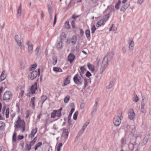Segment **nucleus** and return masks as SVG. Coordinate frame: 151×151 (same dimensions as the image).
<instances>
[{
	"mask_svg": "<svg viewBox=\"0 0 151 151\" xmlns=\"http://www.w3.org/2000/svg\"><path fill=\"white\" fill-rule=\"evenodd\" d=\"M113 58L112 54L109 53L104 58L102 64L100 68V73L102 74L105 70L106 67H107L108 63Z\"/></svg>",
	"mask_w": 151,
	"mask_h": 151,
	"instance_id": "1",
	"label": "nucleus"
},
{
	"mask_svg": "<svg viewBox=\"0 0 151 151\" xmlns=\"http://www.w3.org/2000/svg\"><path fill=\"white\" fill-rule=\"evenodd\" d=\"M25 123L23 119H22L19 116L18 117V119L14 123V127L15 129L19 128L22 129V131L24 132L25 130Z\"/></svg>",
	"mask_w": 151,
	"mask_h": 151,
	"instance_id": "2",
	"label": "nucleus"
},
{
	"mask_svg": "<svg viewBox=\"0 0 151 151\" xmlns=\"http://www.w3.org/2000/svg\"><path fill=\"white\" fill-rule=\"evenodd\" d=\"M81 74V73H77L73 77V80L74 83L78 85H81L83 80Z\"/></svg>",
	"mask_w": 151,
	"mask_h": 151,
	"instance_id": "3",
	"label": "nucleus"
},
{
	"mask_svg": "<svg viewBox=\"0 0 151 151\" xmlns=\"http://www.w3.org/2000/svg\"><path fill=\"white\" fill-rule=\"evenodd\" d=\"M123 116L122 115V112L121 113L119 116H115L113 119V123L114 125L116 126H119L122 120L123 119Z\"/></svg>",
	"mask_w": 151,
	"mask_h": 151,
	"instance_id": "4",
	"label": "nucleus"
},
{
	"mask_svg": "<svg viewBox=\"0 0 151 151\" xmlns=\"http://www.w3.org/2000/svg\"><path fill=\"white\" fill-rule=\"evenodd\" d=\"M12 98V93L9 91L5 92L3 96V100L6 102H9Z\"/></svg>",
	"mask_w": 151,
	"mask_h": 151,
	"instance_id": "5",
	"label": "nucleus"
},
{
	"mask_svg": "<svg viewBox=\"0 0 151 151\" xmlns=\"http://www.w3.org/2000/svg\"><path fill=\"white\" fill-rule=\"evenodd\" d=\"M38 72L36 71L31 72L28 76V78L31 80H33L35 79L37 76H39L40 75V68H38Z\"/></svg>",
	"mask_w": 151,
	"mask_h": 151,
	"instance_id": "6",
	"label": "nucleus"
},
{
	"mask_svg": "<svg viewBox=\"0 0 151 151\" xmlns=\"http://www.w3.org/2000/svg\"><path fill=\"white\" fill-rule=\"evenodd\" d=\"M135 116V114L133 109H130L128 113V117L131 120L134 119Z\"/></svg>",
	"mask_w": 151,
	"mask_h": 151,
	"instance_id": "7",
	"label": "nucleus"
},
{
	"mask_svg": "<svg viewBox=\"0 0 151 151\" xmlns=\"http://www.w3.org/2000/svg\"><path fill=\"white\" fill-rule=\"evenodd\" d=\"M75 58V56L74 55L73 53H70L68 56V60L71 64L73 62Z\"/></svg>",
	"mask_w": 151,
	"mask_h": 151,
	"instance_id": "8",
	"label": "nucleus"
},
{
	"mask_svg": "<svg viewBox=\"0 0 151 151\" xmlns=\"http://www.w3.org/2000/svg\"><path fill=\"white\" fill-rule=\"evenodd\" d=\"M37 83L35 82L34 84L32 85L30 88V93L33 94L35 93V90L37 89Z\"/></svg>",
	"mask_w": 151,
	"mask_h": 151,
	"instance_id": "9",
	"label": "nucleus"
},
{
	"mask_svg": "<svg viewBox=\"0 0 151 151\" xmlns=\"http://www.w3.org/2000/svg\"><path fill=\"white\" fill-rule=\"evenodd\" d=\"M37 128L36 127L32 129L31 131V133L29 135V137L32 138H33L34 137L35 134L37 133Z\"/></svg>",
	"mask_w": 151,
	"mask_h": 151,
	"instance_id": "10",
	"label": "nucleus"
},
{
	"mask_svg": "<svg viewBox=\"0 0 151 151\" xmlns=\"http://www.w3.org/2000/svg\"><path fill=\"white\" fill-rule=\"evenodd\" d=\"M130 6V4L129 3L123 5L121 8L120 10L121 11L124 12Z\"/></svg>",
	"mask_w": 151,
	"mask_h": 151,
	"instance_id": "11",
	"label": "nucleus"
},
{
	"mask_svg": "<svg viewBox=\"0 0 151 151\" xmlns=\"http://www.w3.org/2000/svg\"><path fill=\"white\" fill-rule=\"evenodd\" d=\"M70 77L71 76L70 75H69L67 76L65 80L64 81L63 84L62 85L63 86H65L70 83Z\"/></svg>",
	"mask_w": 151,
	"mask_h": 151,
	"instance_id": "12",
	"label": "nucleus"
},
{
	"mask_svg": "<svg viewBox=\"0 0 151 151\" xmlns=\"http://www.w3.org/2000/svg\"><path fill=\"white\" fill-rule=\"evenodd\" d=\"M129 42L130 43L129 45V51L130 52L132 51L133 50V48L134 46V41L133 40H129Z\"/></svg>",
	"mask_w": 151,
	"mask_h": 151,
	"instance_id": "13",
	"label": "nucleus"
},
{
	"mask_svg": "<svg viewBox=\"0 0 151 151\" xmlns=\"http://www.w3.org/2000/svg\"><path fill=\"white\" fill-rule=\"evenodd\" d=\"M36 98L35 97H33L31 98L30 100V103L32 104V108L33 109H34L35 108V101Z\"/></svg>",
	"mask_w": 151,
	"mask_h": 151,
	"instance_id": "14",
	"label": "nucleus"
},
{
	"mask_svg": "<svg viewBox=\"0 0 151 151\" xmlns=\"http://www.w3.org/2000/svg\"><path fill=\"white\" fill-rule=\"evenodd\" d=\"M33 50V45L31 44L30 45H29L28 47V52L30 55L32 54Z\"/></svg>",
	"mask_w": 151,
	"mask_h": 151,
	"instance_id": "15",
	"label": "nucleus"
},
{
	"mask_svg": "<svg viewBox=\"0 0 151 151\" xmlns=\"http://www.w3.org/2000/svg\"><path fill=\"white\" fill-rule=\"evenodd\" d=\"M63 46V42L62 41H59L57 44L56 47L58 49H61Z\"/></svg>",
	"mask_w": 151,
	"mask_h": 151,
	"instance_id": "16",
	"label": "nucleus"
},
{
	"mask_svg": "<svg viewBox=\"0 0 151 151\" xmlns=\"http://www.w3.org/2000/svg\"><path fill=\"white\" fill-rule=\"evenodd\" d=\"M63 136L65 138H67L68 136V132L67 129H65L63 132Z\"/></svg>",
	"mask_w": 151,
	"mask_h": 151,
	"instance_id": "17",
	"label": "nucleus"
},
{
	"mask_svg": "<svg viewBox=\"0 0 151 151\" xmlns=\"http://www.w3.org/2000/svg\"><path fill=\"white\" fill-rule=\"evenodd\" d=\"M66 38V35L65 33L62 32L60 36V39L61 40L60 41H63L65 40Z\"/></svg>",
	"mask_w": 151,
	"mask_h": 151,
	"instance_id": "18",
	"label": "nucleus"
},
{
	"mask_svg": "<svg viewBox=\"0 0 151 151\" xmlns=\"http://www.w3.org/2000/svg\"><path fill=\"white\" fill-rule=\"evenodd\" d=\"M87 66L88 68L92 72H93L95 68L93 65H91L90 63H87Z\"/></svg>",
	"mask_w": 151,
	"mask_h": 151,
	"instance_id": "19",
	"label": "nucleus"
},
{
	"mask_svg": "<svg viewBox=\"0 0 151 151\" xmlns=\"http://www.w3.org/2000/svg\"><path fill=\"white\" fill-rule=\"evenodd\" d=\"M104 24V21L103 19H101L98 21L97 23L96 26L98 27H99Z\"/></svg>",
	"mask_w": 151,
	"mask_h": 151,
	"instance_id": "20",
	"label": "nucleus"
},
{
	"mask_svg": "<svg viewBox=\"0 0 151 151\" xmlns=\"http://www.w3.org/2000/svg\"><path fill=\"white\" fill-rule=\"evenodd\" d=\"M15 39L18 45L22 43V42L20 40V39L19 38L18 35H16L15 36Z\"/></svg>",
	"mask_w": 151,
	"mask_h": 151,
	"instance_id": "21",
	"label": "nucleus"
},
{
	"mask_svg": "<svg viewBox=\"0 0 151 151\" xmlns=\"http://www.w3.org/2000/svg\"><path fill=\"white\" fill-rule=\"evenodd\" d=\"M5 70H4L2 72L0 76V81H2L4 80L6 78V76H5L4 72Z\"/></svg>",
	"mask_w": 151,
	"mask_h": 151,
	"instance_id": "22",
	"label": "nucleus"
},
{
	"mask_svg": "<svg viewBox=\"0 0 151 151\" xmlns=\"http://www.w3.org/2000/svg\"><path fill=\"white\" fill-rule=\"evenodd\" d=\"M121 3V1L120 0H119L117 3L116 4L115 7L116 10H118L119 9V6Z\"/></svg>",
	"mask_w": 151,
	"mask_h": 151,
	"instance_id": "23",
	"label": "nucleus"
},
{
	"mask_svg": "<svg viewBox=\"0 0 151 151\" xmlns=\"http://www.w3.org/2000/svg\"><path fill=\"white\" fill-rule=\"evenodd\" d=\"M47 99V96L45 95H43L41 96V98L40 102L42 103V104L44 102L46 101Z\"/></svg>",
	"mask_w": 151,
	"mask_h": 151,
	"instance_id": "24",
	"label": "nucleus"
},
{
	"mask_svg": "<svg viewBox=\"0 0 151 151\" xmlns=\"http://www.w3.org/2000/svg\"><path fill=\"white\" fill-rule=\"evenodd\" d=\"M71 42L73 44H75L76 43L77 41V37L76 35H73L72 37Z\"/></svg>",
	"mask_w": 151,
	"mask_h": 151,
	"instance_id": "25",
	"label": "nucleus"
},
{
	"mask_svg": "<svg viewBox=\"0 0 151 151\" xmlns=\"http://www.w3.org/2000/svg\"><path fill=\"white\" fill-rule=\"evenodd\" d=\"M42 143L41 142H39L37 144L35 147L34 149L35 150H36L39 147H40L42 146Z\"/></svg>",
	"mask_w": 151,
	"mask_h": 151,
	"instance_id": "26",
	"label": "nucleus"
},
{
	"mask_svg": "<svg viewBox=\"0 0 151 151\" xmlns=\"http://www.w3.org/2000/svg\"><path fill=\"white\" fill-rule=\"evenodd\" d=\"M53 70L56 72H62V70L60 68L54 67L53 68Z\"/></svg>",
	"mask_w": 151,
	"mask_h": 151,
	"instance_id": "27",
	"label": "nucleus"
},
{
	"mask_svg": "<svg viewBox=\"0 0 151 151\" xmlns=\"http://www.w3.org/2000/svg\"><path fill=\"white\" fill-rule=\"evenodd\" d=\"M65 27L67 29H69L70 28V26L68 21H66L64 25Z\"/></svg>",
	"mask_w": 151,
	"mask_h": 151,
	"instance_id": "28",
	"label": "nucleus"
},
{
	"mask_svg": "<svg viewBox=\"0 0 151 151\" xmlns=\"http://www.w3.org/2000/svg\"><path fill=\"white\" fill-rule=\"evenodd\" d=\"M52 60L53 61L52 62L53 65H55L56 64L57 62V58L56 56H53L52 57Z\"/></svg>",
	"mask_w": 151,
	"mask_h": 151,
	"instance_id": "29",
	"label": "nucleus"
},
{
	"mask_svg": "<svg viewBox=\"0 0 151 151\" xmlns=\"http://www.w3.org/2000/svg\"><path fill=\"white\" fill-rule=\"evenodd\" d=\"M37 137H35L30 142L29 145L31 146H33L35 144L37 139Z\"/></svg>",
	"mask_w": 151,
	"mask_h": 151,
	"instance_id": "30",
	"label": "nucleus"
},
{
	"mask_svg": "<svg viewBox=\"0 0 151 151\" xmlns=\"http://www.w3.org/2000/svg\"><path fill=\"white\" fill-rule=\"evenodd\" d=\"M133 100L134 101L136 102H137L139 100V99L138 97L135 92L134 94V97H133Z\"/></svg>",
	"mask_w": 151,
	"mask_h": 151,
	"instance_id": "31",
	"label": "nucleus"
},
{
	"mask_svg": "<svg viewBox=\"0 0 151 151\" xmlns=\"http://www.w3.org/2000/svg\"><path fill=\"white\" fill-rule=\"evenodd\" d=\"M135 145L132 143H130L128 145V147L129 149L131 150H134V147L135 146Z\"/></svg>",
	"mask_w": 151,
	"mask_h": 151,
	"instance_id": "32",
	"label": "nucleus"
},
{
	"mask_svg": "<svg viewBox=\"0 0 151 151\" xmlns=\"http://www.w3.org/2000/svg\"><path fill=\"white\" fill-rule=\"evenodd\" d=\"M47 8L49 13H52V8L50 4H48Z\"/></svg>",
	"mask_w": 151,
	"mask_h": 151,
	"instance_id": "33",
	"label": "nucleus"
},
{
	"mask_svg": "<svg viewBox=\"0 0 151 151\" xmlns=\"http://www.w3.org/2000/svg\"><path fill=\"white\" fill-rule=\"evenodd\" d=\"M109 14L110 13H108L107 14H106L104 16L103 19L104 21L106 22L108 19L109 18Z\"/></svg>",
	"mask_w": 151,
	"mask_h": 151,
	"instance_id": "34",
	"label": "nucleus"
},
{
	"mask_svg": "<svg viewBox=\"0 0 151 151\" xmlns=\"http://www.w3.org/2000/svg\"><path fill=\"white\" fill-rule=\"evenodd\" d=\"M85 33L87 38L90 37V32L89 29L86 30L85 31Z\"/></svg>",
	"mask_w": 151,
	"mask_h": 151,
	"instance_id": "35",
	"label": "nucleus"
},
{
	"mask_svg": "<svg viewBox=\"0 0 151 151\" xmlns=\"http://www.w3.org/2000/svg\"><path fill=\"white\" fill-rule=\"evenodd\" d=\"M9 108H7L5 114L6 118H8L9 117Z\"/></svg>",
	"mask_w": 151,
	"mask_h": 151,
	"instance_id": "36",
	"label": "nucleus"
},
{
	"mask_svg": "<svg viewBox=\"0 0 151 151\" xmlns=\"http://www.w3.org/2000/svg\"><path fill=\"white\" fill-rule=\"evenodd\" d=\"M148 141V139H147V138H146V137H145L143 140V141L142 143V146L144 145H145V144H146L147 143V142Z\"/></svg>",
	"mask_w": 151,
	"mask_h": 151,
	"instance_id": "37",
	"label": "nucleus"
},
{
	"mask_svg": "<svg viewBox=\"0 0 151 151\" xmlns=\"http://www.w3.org/2000/svg\"><path fill=\"white\" fill-rule=\"evenodd\" d=\"M129 127L130 128V127L131 129V130L129 129V131L131 133H134L135 131V129L134 126H132V127H130V126H129Z\"/></svg>",
	"mask_w": 151,
	"mask_h": 151,
	"instance_id": "38",
	"label": "nucleus"
},
{
	"mask_svg": "<svg viewBox=\"0 0 151 151\" xmlns=\"http://www.w3.org/2000/svg\"><path fill=\"white\" fill-rule=\"evenodd\" d=\"M70 96L69 95H67L64 99V102L65 103H67L70 100Z\"/></svg>",
	"mask_w": 151,
	"mask_h": 151,
	"instance_id": "39",
	"label": "nucleus"
},
{
	"mask_svg": "<svg viewBox=\"0 0 151 151\" xmlns=\"http://www.w3.org/2000/svg\"><path fill=\"white\" fill-rule=\"evenodd\" d=\"M37 66V64L36 63L33 64L31 65V67L30 68L29 70H32L35 69Z\"/></svg>",
	"mask_w": 151,
	"mask_h": 151,
	"instance_id": "40",
	"label": "nucleus"
},
{
	"mask_svg": "<svg viewBox=\"0 0 151 151\" xmlns=\"http://www.w3.org/2000/svg\"><path fill=\"white\" fill-rule=\"evenodd\" d=\"M80 69L81 71V73L83 74L86 71V69L84 66H81L80 68Z\"/></svg>",
	"mask_w": 151,
	"mask_h": 151,
	"instance_id": "41",
	"label": "nucleus"
},
{
	"mask_svg": "<svg viewBox=\"0 0 151 151\" xmlns=\"http://www.w3.org/2000/svg\"><path fill=\"white\" fill-rule=\"evenodd\" d=\"M21 4H20V6L19 7L17 12V14L18 15H19V16H21Z\"/></svg>",
	"mask_w": 151,
	"mask_h": 151,
	"instance_id": "42",
	"label": "nucleus"
},
{
	"mask_svg": "<svg viewBox=\"0 0 151 151\" xmlns=\"http://www.w3.org/2000/svg\"><path fill=\"white\" fill-rule=\"evenodd\" d=\"M4 127V123L2 122H0V130H2L3 129Z\"/></svg>",
	"mask_w": 151,
	"mask_h": 151,
	"instance_id": "43",
	"label": "nucleus"
},
{
	"mask_svg": "<svg viewBox=\"0 0 151 151\" xmlns=\"http://www.w3.org/2000/svg\"><path fill=\"white\" fill-rule=\"evenodd\" d=\"M55 111H53L51 113V118H54L56 116L55 114L56 112Z\"/></svg>",
	"mask_w": 151,
	"mask_h": 151,
	"instance_id": "44",
	"label": "nucleus"
},
{
	"mask_svg": "<svg viewBox=\"0 0 151 151\" xmlns=\"http://www.w3.org/2000/svg\"><path fill=\"white\" fill-rule=\"evenodd\" d=\"M17 133L14 132L12 137V141L13 142H16V141Z\"/></svg>",
	"mask_w": 151,
	"mask_h": 151,
	"instance_id": "45",
	"label": "nucleus"
},
{
	"mask_svg": "<svg viewBox=\"0 0 151 151\" xmlns=\"http://www.w3.org/2000/svg\"><path fill=\"white\" fill-rule=\"evenodd\" d=\"M40 48V47L39 46H38L37 47L36 50H35V54L36 55H38V54L39 52Z\"/></svg>",
	"mask_w": 151,
	"mask_h": 151,
	"instance_id": "46",
	"label": "nucleus"
},
{
	"mask_svg": "<svg viewBox=\"0 0 151 151\" xmlns=\"http://www.w3.org/2000/svg\"><path fill=\"white\" fill-rule=\"evenodd\" d=\"M113 85V83L112 82H111L109 85L106 86V88L109 89H110Z\"/></svg>",
	"mask_w": 151,
	"mask_h": 151,
	"instance_id": "47",
	"label": "nucleus"
},
{
	"mask_svg": "<svg viewBox=\"0 0 151 151\" xmlns=\"http://www.w3.org/2000/svg\"><path fill=\"white\" fill-rule=\"evenodd\" d=\"M54 111H55L56 112V116L57 117H60L61 116V112H60V111H58V110H54Z\"/></svg>",
	"mask_w": 151,
	"mask_h": 151,
	"instance_id": "48",
	"label": "nucleus"
},
{
	"mask_svg": "<svg viewBox=\"0 0 151 151\" xmlns=\"http://www.w3.org/2000/svg\"><path fill=\"white\" fill-rule=\"evenodd\" d=\"M97 109V105L96 104H95L94 106V108H93V111H92L91 114H92L93 113H95L96 112Z\"/></svg>",
	"mask_w": 151,
	"mask_h": 151,
	"instance_id": "49",
	"label": "nucleus"
},
{
	"mask_svg": "<svg viewBox=\"0 0 151 151\" xmlns=\"http://www.w3.org/2000/svg\"><path fill=\"white\" fill-rule=\"evenodd\" d=\"M96 29V28L94 25H93L91 27V30L92 33H93Z\"/></svg>",
	"mask_w": 151,
	"mask_h": 151,
	"instance_id": "50",
	"label": "nucleus"
},
{
	"mask_svg": "<svg viewBox=\"0 0 151 151\" xmlns=\"http://www.w3.org/2000/svg\"><path fill=\"white\" fill-rule=\"evenodd\" d=\"M74 108H72L71 110L70 111L69 113V115L68 117V118H70L71 116L72 115V114H73V112L74 111Z\"/></svg>",
	"mask_w": 151,
	"mask_h": 151,
	"instance_id": "51",
	"label": "nucleus"
},
{
	"mask_svg": "<svg viewBox=\"0 0 151 151\" xmlns=\"http://www.w3.org/2000/svg\"><path fill=\"white\" fill-rule=\"evenodd\" d=\"M26 150H29L31 149L32 146L29 144H26Z\"/></svg>",
	"mask_w": 151,
	"mask_h": 151,
	"instance_id": "52",
	"label": "nucleus"
},
{
	"mask_svg": "<svg viewBox=\"0 0 151 151\" xmlns=\"http://www.w3.org/2000/svg\"><path fill=\"white\" fill-rule=\"evenodd\" d=\"M145 105V103H141V111L142 112H144V107Z\"/></svg>",
	"mask_w": 151,
	"mask_h": 151,
	"instance_id": "53",
	"label": "nucleus"
},
{
	"mask_svg": "<svg viewBox=\"0 0 151 151\" xmlns=\"http://www.w3.org/2000/svg\"><path fill=\"white\" fill-rule=\"evenodd\" d=\"M78 114V112L77 111L75 112V113H74L73 116V119L74 120H76V119Z\"/></svg>",
	"mask_w": 151,
	"mask_h": 151,
	"instance_id": "54",
	"label": "nucleus"
},
{
	"mask_svg": "<svg viewBox=\"0 0 151 151\" xmlns=\"http://www.w3.org/2000/svg\"><path fill=\"white\" fill-rule=\"evenodd\" d=\"M89 124V122H86L83 126L82 129L84 130L86 128Z\"/></svg>",
	"mask_w": 151,
	"mask_h": 151,
	"instance_id": "55",
	"label": "nucleus"
},
{
	"mask_svg": "<svg viewBox=\"0 0 151 151\" xmlns=\"http://www.w3.org/2000/svg\"><path fill=\"white\" fill-rule=\"evenodd\" d=\"M126 143V140L124 138H122L121 140V144L123 145H124Z\"/></svg>",
	"mask_w": 151,
	"mask_h": 151,
	"instance_id": "56",
	"label": "nucleus"
},
{
	"mask_svg": "<svg viewBox=\"0 0 151 151\" xmlns=\"http://www.w3.org/2000/svg\"><path fill=\"white\" fill-rule=\"evenodd\" d=\"M30 111L29 110H27L26 111V116L25 117L26 119H27V118H28L29 115L30 114Z\"/></svg>",
	"mask_w": 151,
	"mask_h": 151,
	"instance_id": "57",
	"label": "nucleus"
},
{
	"mask_svg": "<svg viewBox=\"0 0 151 151\" xmlns=\"http://www.w3.org/2000/svg\"><path fill=\"white\" fill-rule=\"evenodd\" d=\"M20 47V49L21 50H25V46L24 45H22L21 44H19L18 45Z\"/></svg>",
	"mask_w": 151,
	"mask_h": 151,
	"instance_id": "58",
	"label": "nucleus"
},
{
	"mask_svg": "<svg viewBox=\"0 0 151 151\" xmlns=\"http://www.w3.org/2000/svg\"><path fill=\"white\" fill-rule=\"evenodd\" d=\"M84 131V130L82 129L78 133L77 136H80L83 133Z\"/></svg>",
	"mask_w": 151,
	"mask_h": 151,
	"instance_id": "59",
	"label": "nucleus"
},
{
	"mask_svg": "<svg viewBox=\"0 0 151 151\" xmlns=\"http://www.w3.org/2000/svg\"><path fill=\"white\" fill-rule=\"evenodd\" d=\"M86 76L87 77L89 78L91 76V74L89 71H87L86 73Z\"/></svg>",
	"mask_w": 151,
	"mask_h": 151,
	"instance_id": "60",
	"label": "nucleus"
},
{
	"mask_svg": "<svg viewBox=\"0 0 151 151\" xmlns=\"http://www.w3.org/2000/svg\"><path fill=\"white\" fill-rule=\"evenodd\" d=\"M79 15H76L75 14H74L73 15L72 18V19H74V20H76V19L77 18L79 17Z\"/></svg>",
	"mask_w": 151,
	"mask_h": 151,
	"instance_id": "61",
	"label": "nucleus"
},
{
	"mask_svg": "<svg viewBox=\"0 0 151 151\" xmlns=\"http://www.w3.org/2000/svg\"><path fill=\"white\" fill-rule=\"evenodd\" d=\"M62 146V144L61 143H59L57 147V149H60L61 150V147Z\"/></svg>",
	"mask_w": 151,
	"mask_h": 151,
	"instance_id": "62",
	"label": "nucleus"
},
{
	"mask_svg": "<svg viewBox=\"0 0 151 151\" xmlns=\"http://www.w3.org/2000/svg\"><path fill=\"white\" fill-rule=\"evenodd\" d=\"M24 138V136L23 135H19L18 136L17 138L18 139L20 140L22 139H23Z\"/></svg>",
	"mask_w": 151,
	"mask_h": 151,
	"instance_id": "63",
	"label": "nucleus"
},
{
	"mask_svg": "<svg viewBox=\"0 0 151 151\" xmlns=\"http://www.w3.org/2000/svg\"><path fill=\"white\" fill-rule=\"evenodd\" d=\"M71 25L72 27L74 28L75 27V20H73L71 22Z\"/></svg>",
	"mask_w": 151,
	"mask_h": 151,
	"instance_id": "64",
	"label": "nucleus"
}]
</instances>
